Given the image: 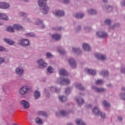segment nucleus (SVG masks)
Here are the masks:
<instances>
[{"instance_id":"nucleus-1","label":"nucleus","mask_w":125,"mask_h":125,"mask_svg":"<svg viewBox=\"0 0 125 125\" xmlns=\"http://www.w3.org/2000/svg\"><path fill=\"white\" fill-rule=\"evenodd\" d=\"M92 113L94 115L96 116H101L102 119H104L106 117V114L103 113L102 111L99 110V107L98 106H95L92 109Z\"/></svg>"},{"instance_id":"nucleus-2","label":"nucleus","mask_w":125,"mask_h":125,"mask_svg":"<svg viewBox=\"0 0 125 125\" xmlns=\"http://www.w3.org/2000/svg\"><path fill=\"white\" fill-rule=\"evenodd\" d=\"M58 83L61 85H67L70 83V80L64 77H60L58 79Z\"/></svg>"},{"instance_id":"nucleus-3","label":"nucleus","mask_w":125,"mask_h":125,"mask_svg":"<svg viewBox=\"0 0 125 125\" xmlns=\"http://www.w3.org/2000/svg\"><path fill=\"white\" fill-rule=\"evenodd\" d=\"M70 112L65 110H62L60 112H56V116L57 118H59L62 116V117H67L69 115Z\"/></svg>"},{"instance_id":"nucleus-4","label":"nucleus","mask_w":125,"mask_h":125,"mask_svg":"<svg viewBox=\"0 0 125 125\" xmlns=\"http://www.w3.org/2000/svg\"><path fill=\"white\" fill-rule=\"evenodd\" d=\"M37 64L40 69H43V68H45L47 63L44 62L43 59H40L37 61Z\"/></svg>"},{"instance_id":"nucleus-5","label":"nucleus","mask_w":125,"mask_h":125,"mask_svg":"<svg viewBox=\"0 0 125 125\" xmlns=\"http://www.w3.org/2000/svg\"><path fill=\"white\" fill-rule=\"evenodd\" d=\"M18 42H20L19 43H18V44H21V46H27L29 44H30V41H29V40L22 38L21 39H20L18 40Z\"/></svg>"},{"instance_id":"nucleus-6","label":"nucleus","mask_w":125,"mask_h":125,"mask_svg":"<svg viewBox=\"0 0 125 125\" xmlns=\"http://www.w3.org/2000/svg\"><path fill=\"white\" fill-rule=\"evenodd\" d=\"M96 36L100 39H105V38H107L108 34L105 31H98L96 33Z\"/></svg>"},{"instance_id":"nucleus-7","label":"nucleus","mask_w":125,"mask_h":125,"mask_svg":"<svg viewBox=\"0 0 125 125\" xmlns=\"http://www.w3.org/2000/svg\"><path fill=\"white\" fill-rule=\"evenodd\" d=\"M28 90H29V88L27 86H23L20 89L19 92L21 95H25Z\"/></svg>"},{"instance_id":"nucleus-8","label":"nucleus","mask_w":125,"mask_h":125,"mask_svg":"<svg viewBox=\"0 0 125 125\" xmlns=\"http://www.w3.org/2000/svg\"><path fill=\"white\" fill-rule=\"evenodd\" d=\"M10 7V4L6 2H0V8L1 9H8Z\"/></svg>"},{"instance_id":"nucleus-9","label":"nucleus","mask_w":125,"mask_h":125,"mask_svg":"<svg viewBox=\"0 0 125 125\" xmlns=\"http://www.w3.org/2000/svg\"><path fill=\"white\" fill-rule=\"evenodd\" d=\"M92 89H93L96 92H98V93L100 92H105L106 91V88H102V87H98L95 86H92Z\"/></svg>"},{"instance_id":"nucleus-10","label":"nucleus","mask_w":125,"mask_h":125,"mask_svg":"<svg viewBox=\"0 0 125 125\" xmlns=\"http://www.w3.org/2000/svg\"><path fill=\"white\" fill-rule=\"evenodd\" d=\"M103 9L106 12H111L113 11V6L110 5H103Z\"/></svg>"},{"instance_id":"nucleus-11","label":"nucleus","mask_w":125,"mask_h":125,"mask_svg":"<svg viewBox=\"0 0 125 125\" xmlns=\"http://www.w3.org/2000/svg\"><path fill=\"white\" fill-rule=\"evenodd\" d=\"M40 9L43 14H47L49 11V7L47 5H45L40 8Z\"/></svg>"},{"instance_id":"nucleus-12","label":"nucleus","mask_w":125,"mask_h":125,"mask_svg":"<svg viewBox=\"0 0 125 125\" xmlns=\"http://www.w3.org/2000/svg\"><path fill=\"white\" fill-rule=\"evenodd\" d=\"M95 57L97 59H100V60H102L104 61V60H106L107 59V57L105 55H102L101 54H96L95 55Z\"/></svg>"},{"instance_id":"nucleus-13","label":"nucleus","mask_w":125,"mask_h":125,"mask_svg":"<svg viewBox=\"0 0 125 125\" xmlns=\"http://www.w3.org/2000/svg\"><path fill=\"white\" fill-rule=\"evenodd\" d=\"M73 17L77 19H83L84 17V14L83 13H76L73 15Z\"/></svg>"},{"instance_id":"nucleus-14","label":"nucleus","mask_w":125,"mask_h":125,"mask_svg":"<svg viewBox=\"0 0 125 125\" xmlns=\"http://www.w3.org/2000/svg\"><path fill=\"white\" fill-rule=\"evenodd\" d=\"M0 19L3 21H8V20H9V18L8 17V16L5 13H0Z\"/></svg>"},{"instance_id":"nucleus-15","label":"nucleus","mask_w":125,"mask_h":125,"mask_svg":"<svg viewBox=\"0 0 125 125\" xmlns=\"http://www.w3.org/2000/svg\"><path fill=\"white\" fill-rule=\"evenodd\" d=\"M17 75H23L24 74V69L22 67H17L15 69Z\"/></svg>"},{"instance_id":"nucleus-16","label":"nucleus","mask_w":125,"mask_h":125,"mask_svg":"<svg viewBox=\"0 0 125 125\" xmlns=\"http://www.w3.org/2000/svg\"><path fill=\"white\" fill-rule=\"evenodd\" d=\"M21 104L24 108V109H28L30 107V104L29 103L25 100H22L21 102Z\"/></svg>"},{"instance_id":"nucleus-17","label":"nucleus","mask_w":125,"mask_h":125,"mask_svg":"<svg viewBox=\"0 0 125 125\" xmlns=\"http://www.w3.org/2000/svg\"><path fill=\"white\" fill-rule=\"evenodd\" d=\"M49 89L51 92L56 93H58V92H60L61 89L56 87V86H51L49 87Z\"/></svg>"},{"instance_id":"nucleus-18","label":"nucleus","mask_w":125,"mask_h":125,"mask_svg":"<svg viewBox=\"0 0 125 125\" xmlns=\"http://www.w3.org/2000/svg\"><path fill=\"white\" fill-rule=\"evenodd\" d=\"M69 62L70 63L71 67H72V68H76L77 62H76V61H75L74 59L73 58L69 59Z\"/></svg>"},{"instance_id":"nucleus-19","label":"nucleus","mask_w":125,"mask_h":125,"mask_svg":"<svg viewBox=\"0 0 125 125\" xmlns=\"http://www.w3.org/2000/svg\"><path fill=\"white\" fill-rule=\"evenodd\" d=\"M59 74H60L61 76H68L69 75L67 70H65L64 68H61L59 71Z\"/></svg>"},{"instance_id":"nucleus-20","label":"nucleus","mask_w":125,"mask_h":125,"mask_svg":"<svg viewBox=\"0 0 125 125\" xmlns=\"http://www.w3.org/2000/svg\"><path fill=\"white\" fill-rule=\"evenodd\" d=\"M3 41L8 44H9V45H13L15 43V41L7 38H4Z\"/></svg>"},{"instance_id":"nucleus-21","label":"nucleus","mask_w":125,"mask_h":125,"mask_svg":"<svg viewBox=\"0 0 125 125\" xmlns=\"http://www.w3.org/2000/svg\"><path fill=\"white\" fill-rule=\"evenodd\" d=\"M54 15L56 16H60L62 17V16H64V15H65V12H64L63 11L58 10L54 13Z\"/></svg>"},{"instance_id":"nucleus-22","label":"nucleus","mask_w":125,"mask_h":125,"mask_svg":"<svg viewBox=\"0 0 125 125\" xmlns=\"http://www.w3.org/2000/svg\"><path fill=\"white\" fill-rule=\"evenodd\" d=\"M75 124L77 125H86V124L82 119H77L75 120Z\"/></svg>"},{"instance_id":"nucleus-23","label":"nucleus","mask_w":125,"mask_h":125,"mask_svg":"<svg viewBox=\"0 0 125 125\" xmlns=\"http://www.w3.org/2000/svg\"><path fill=\"white\" fill-rule=\"evenodd\" d=\"M83 47L84 50H85V51H90V50H91V47L89 46V45L86 43H84L83 44Z\"/></svg>"},{"instance_id":"nucleus-24","label":"nucleus","mask_w":125,"mask_h":125,"mask_svg":"<svg viewBox=\"0 0 125 125\" xmlns=\"http://www.w3.org/2000/svg\"><path fill=\"white\" fill-rule=\"evenodd\" d=\"M121 90H122V91H124V92H125V87H122L121 88ZM119 97H120L121 99H123V100H124V101H125V93H120L119 94Z\"/></svg>"},{"instance_id":"nucleus-25","label":"nucleus","mask_w":125,"mask_h":125,"mask_svg":"<svg viewBox=\"0 0 125 125\" xmlns=\"http://www.w3.org/2000/svg\"><path fill=\"white\" fill-rule=\"evenodd\" d=\"M14 27L15 28V30H18V31H24V27L19 24H14Z\"/></svg>"},{"instance_id":"nucleus-26","label":"nucleus","mask_w":125,"mask_h":125,"mask_svg":"<svg viewBox=\"0 0 125 125\" xmlns=\"http://www.w3.org/2000/svg\"><path fill=\"white\" fill-rule=\"evenodd\" d=\"M38 5L41 7L46 5V0H39L38 1Z\"/></svg>"},{"instance_id":"nucleus-27","label":"nucleus","mask_w":125,"mask_h":125,"mask_svg":"<svg viewBox=\"0 0 125 125\" xmlns=\"http://www.w3.org/2000/svg\"><path fill=\"white\" fill-rule=\"evenodd\" d=\"M34 100H38L41 98V93L38 91H36L34 94Z\"/></svg>"},{"instance_id":"nucleus-28","label":"nucleus","mask_w":125,"mask_h":125,"mask_svg":"<svg viewBox=\"0 0 125 125\" xmlns=\"http://www.w3.org/2000/svg\"><path fill=\"white\" fill-rule=\"evenodd\" d=\"M76 101L79 106H82L84 103V100L82 99V98H76Z\"/></svg>"},{"instance_id":"nucleus-29","label":"nucleus","mask_w":125,"mask_h":125,"mask_svg":"<svg viewBox=\"0 0 125 125\" xmlns=\"http://www.w3.org/2000/svg\"><path fill=\"white\" fill-rule=\"evenodd\" d=\"M87 12L90 15H96L97 14V11L94 9H90L88 10Z\"/></svg>"},{"instance_id":"nucleus-30","label":"nucleus","mask_w":125,"mask_h":125,"mask_svg":"<svg viewBox=\"0 0 125 125\" xmlns=\"http://www.w3.org/2000/svg\"><path fill=\"white\" fill-rule=\"evenodd\" d=\"M52 38L53 39V40H55L56 41H60L61 36L59 34H55L52 35Z\"/></svg>"},{"instance_id":"nucleus-31","label":"nucleus","mask_w":125,"mask_h":125,"mask_svg":"<svg viewBox=\"0 0 125 125\" xmlns=\"http://www.w3.org/2000/svg\"><path fill=\"white\" fill-rule=\"evenodd\" d=\"M87 73L91 75L92 76H95L96 75V71L91 69H86Z\"/></svg>"},{"instance_id":"nucleus-32","label":"nucleus","mask_w":125,"mask_h":125,"mask_svg":"<svg viewBox=\"0 0 125 125\" xmlns=\"http://www.w3.org/2000/svg\"><path fill=\"white\" fill-rule=\"evenodd\" d=\"M37 115L39 116H42V117H46L47 113L44 111H39L37 112Z\"/></svg>"},{"instance_id":"nucleus-33","label":"nucleus","mask_w":125,"mask_h":125,"mask_svg":"<svg viewBox=\"0 0 125 125\" xmlns=\"http://www.w3.org/2000/svg\"><path fill=\"white\" fill-rule=\"evenodd\" d=\"M75 86L79 90H83L84 89V87L81 83H76Z\"/></svg>"},{"instance_id":"nucleus-34","label":"nucleus","mask_w":125,"mask_h":125,"mask_svg":"<svg viewBox=\"0 0 125 125\" xmlns=\"http://www.w3.org/2000/svg\"><path fill=\"white\" fill-rule=\"evenodd\" d=\"M72 51L74 53H78V54H80L82 52L80 48L72 47Z\"/></svg>"},{"instance_id":"nucleus-35","label":"nucleus","mask_w":125,"mask_h":125,"mask_svg":"<svg viewBox=\"0 0 125 125\" xmlns=\"http://www.w3.org/2000/svg\"><path fill=\"white\" fill-rule=\"evenodd\" d=\"M102 104L104 107H106V108H109V107L111 106L110 103H108V102H107L106 100L104 101L102 103Z\"/></svg>"},{"instance_id":"nucleus-36","label":"nucleus","mask_w":125,"mask_h":125,"mask_svg":"<svg viewBox=\"0 0 125 125\" xmlns=\"http://www.w3.org/2000/svg\"><path fill=\"white\" fill-rule=\"evenodd\" d=\"M101 75L103 77H107L109 75V72L107 70H102L101 72Z\"/></svg>"},{"instance_id":"nucleus-37","label":"nucleus","mask_w":125,"mask_h":125,"mask_svg":"<svg viewBox=\"0 0 125 125\" xmlns=\"http://www.w3.org/2000/svg\"><path fill=\"white\" fill-rule=\"evenodd\" d=\"M81 31H82V26L78 25L77 26H76L75 29V32L76 33V34H78V33H80Z\"/></svg>"},{"instance_id":"nucleus-38","label":"nucleus","mask_w":125,"mask_h":125,"mask_svg":"<svg viewBox=\"0 0 125 125\" xmlns=\"http://www.w3.org/2000/svg\"><path fill=\"white\" fill-rule=\"evenodd\" d=\"M57 51H58V52L61 53V54H65V53H66V51H65V50L62 49L61 47H58Z\"/></svg>"},{"instance_id":"nucleus-39","label":"nucleus","mask_w":125,"mask_h":125,"mask_svg":"<svg viewBox=\"0 0 125 125\" xmlns=\"http://www.w3.org/2000/svg\"><path fill=\"white\" fill-rule=\"evenodd\" d=\"M59 99L61 102H65V101H67V97L64 96H60Z\"/></svg>"},{"instance_id":"nucleus-40","label":"nucleus","mask_w":125,"mask_h":125,"mask_svg":"<svg viewBox=\"0 0 125 125\" xmlns=\"http://www.w3.org/2000/svg\"><path fill=\"white\" fill-rule=\"evenodd\" d=\"M44 94L47 98H49V96H50V92H49V90H48V89H44Z\"/></svg>"},{"instance_id":"nucleus-41","label":"nucleus","mask_w":125,"mask_h":125,"mask_svg":"<svg viewBox=\"0 0 125 125\" xmlns=\"http://www.w3.org/2000/svg\"><path fill=\"white\" fill-rule=\"evenodd\" d=\"M25 37H36V35L35 34H34V33H33V32H29V33H26L25 34Z\"/></svg>"},{"instance_id":"nucleus-42","label":"nucleus","mask_w":125,"mask_h":125,"mask_svg":"<svg viewBox=\"0 0 125 125\" xmlns=\"http://www.w3.org/2000/svg\"><path fill=\"white\" fill-rule=\"evenodd\" d=\"M19 16H20L21 17H27V16H28V14L26 13H24L23 12H20L19 13Z\"/></svg>"},{"instance_id":"nucleus-43","label":"nucleus","mask_w":125,"mask_h":125,"mask_svg":"<svg viewBox=\"0 0 125 125\" xmlns=\"http://www.w3.org/2000/svg\"><path fill=\"white\" fill-rule=\"evenodd\" d=\"M35 122L37 125H42V120L40 119V118L38 117L36 119Z\"/></svg>"},{"instance_id":"nucleus-44","label":"nucleus","mask_w":125,"mask_h":125,"mask_svg":"<svg viewBox=\"0 0 125 125\" xmlns=\"http://www.w3.org/2000/svg\"><path fill=\"white\" fill-rule=\"evenodd\" d=\"M7 31L10 33H14V28L11 26H9L7 28Z\"/></svg>"},{"instance_id":"nucleus-45","label":"nucleus","mask_w":125,"mask_h":125,"mask_svg":"<svg viewBox=\"0 0 125 125\" xmlns=\"http://www.w3.org/2000/svg\"><path fill=\"white\" fill-rule=\"evenodd\" d=\"M104 23L106 25H111V24H112V21H111V20H110V19L105 20L104 21Z\"/></svg>"},{"instance_id":"nucleus-46","label":"nucleus","mask_w":125,"mask_h":125,"mask_svg":"<svg viewBox=\"0 0 125 125\" xmlns=\"http://www.w3.org/2000/svg\"><path fill=\"white\" fill-rule=\"evenodd\" d=\"M120 24L118 23H115L113 25L111 26V27H109V29H115V28H117V27H120Z\"/></svg>"},{"instance_id":"nucleus-47","label":"nucleus","mask_w":125,"mask_h":125,"mask_svg":"<svg viewBox=\"0 0 125 125\" xmlns=\"http://www.w3.org/2000/svg\"><path fill=\"white\" fill-rule=\"evenodd\" d=\"M47 71L48 73H53V68L52 66H50L47 68Z\"/></svg>"},{"instance_id":"nucleus-48","label":"nucleus","mask_w":125,"mask_h":125,"mask_svg":"<svg viewBox=\"0 0 125 125\" xmlns=\"http://www.w3.org/2000/svg\"><path fill=\"white\" fill-rule=\"evenodd\" d=\"M42 20H41L39 19H36V21L35 22L36 25H40L41 24H42Z\"/></svg>"},{"instance_id":"nucleus-49","label":"nucleus","mask_w":125,"mask_h":125,"mask_svg":"<svg viewBox=\"0 0 125 125\" xmlns=\"http://www.w3.org/2000/svg\"><path fill=\"white\" fill-rule=\"evenodd\" d=\"M46 56L47 58H51L53 57V55H52V54H51L50 52H47L46 54Z\"/></svg>"},{"instance_id":"nucleus-50","label":"nucleus","mask_w":125,"mask_h":125,"mask_svg":"<svg viewBox=\"0 0 125 125\" xmlns=\"http://www.w3.org/2000/svg\"><path fill=\"white\" fill-rule=\"evenodd\" d=\"M104 83V81H103L102 80H99L96 82V83L98 85H99L100 84H103Z\"/></svg>"},{"instance_id":"nucleus-51","label":"nucleus","mask_w":125,"mask_h":125,"mask_svg":"<svg viewBox=\"0 0 125 125\" xmlns=\"http://www.w3.org/2000/svg\"><path fill=\"white\" fill-rule=\"evenodd\" d=\"M53 30H55L56 31H61V30H63V27L61 26H58L53 28Z\"/></svg>"},{"instance_id":"nucleus-52","label":"nucleus","mask_w":125,"mask_h":125,"mask_svg":"<svg viewBox=\"0 0 125 125\" xmlns=\"http://www.w3.org/2000/svg\"><path fill=\"white\" fill-rule=\"evenodd\" d=\"M71 91V88L67 87L65 90V93L66 94H69L70 93V92Z\"/></svg>"},{"instance_id":"nucleus-53","label":"nucleus","mask_w":125,"mask_h":125,"mask_svg":"<svg viewBox=\"0 0 125 125\" xmlns=\"http://www.w3.org/2000/svg\"><path fill=\"white\" fill-rule=\"evenodd\" d=\"M84 30H85L86 32H89L91 30V28L89 26H85Z\"/></svg>"},{"instance_id":"nucleus-54","label":"nucleus","mask_w":125,"mask_h":125,"mask_svg":"<svg viewBox=\"0 0 125 125\" xmlns=\"http://www.w3.org/2000/svg\"><path fill=\"white\" fill-rule=\"evenodd\" d=\"M6 50V49L5 47H4L2 46H0V51L3 52Z\"/></svg>"},{"instance_id":"nucleus-55","label":"nucleus","mask_w":125,"mask_h":125,"mask_svg":"<svg viewBox=\"0 0 125 125\" xmlns=\"http://www.w3.org/2000/svg\"><path fill=\"white\" fill-rule=\"evenodd\" d=\"M4 59L2 57H0V64L1 65L2 63L4 62Z\"/></svg>"},{"instance_id":"nucleus-56","label":"nucleus","mask_w":125,"mask_h":125,"mask_svg":"<svg viewBox=\"0 0 125 125\" xmlns=\"http://www.w3.org/2000/svg\"><path fill=\"white\" fill-rule=\"evenodd\" d=\"M40 28L41 29H43V28H45V25H44V24H43V22H42V23H41L40 24Z\"/></svg>"},{"instance_id":"nucleus-57","label":"nucleus","mask_w":125,"mask_h":125,"mask_svg":"<svg viewBox=\"0 0 125 125\" xmlns=\"http://www.w3.org/2000/svg\"><path fill=\"white\" fill-rule=\"evenodd\" d=\"M70 3V0H63V3L65 4H68Z\"/></svg>"},{"instance_id":"nucleus-58","label":"nucleus","mask_w":125,"mask_h":125,"mask_svg":"<svg viewBox=\"0 0 125 125\" xmlns=\"http://www.w3.org/2000/svg\"><path fill=\"white\" fill-rule=\"evenodd\" d=\"M121 72L123 74H125V67L121 68Z\"/></svg>"},{"instance_id":"nucleus-59","label":"nucleus","mask_w":125,"mask_h":125,"mask_svg":"<svg viewBox=\"0 0 125 125\" xmlns=\"http://www.w3.org/2000/svg\"><path fill=\"white\" fill-rule=\"evenodd\" d=\"M86 107L87 108H88V109H91V107H92V105H91V104H89L86 105Z\"/></svg>"},{"instance_id":"nucleus-60","label":"nucleus","mask_w":125,"mask_h":125,"mask_svg":"<svg viewBox=\"0 0 125 125\" xmlns=\"http://www.w3.org/2000/svg\"><path fill=\"white\" fill-rule=\"evenodd\" d=\"M121 5L122 6H125V0H123L121 2Z\"/></svg>"},{"instance_id":"nucleus-61","label":"nucleus","mask_w":125,"mask_h":125,"mask_svg":"<svg viewBox=\"0 0 125 125\" xmlns=\"http://www.w3.org/2000/svg\"><path fill=\"white\" fill-rule=\"evenodd\" d=\"M118 121H120V122H122V121H123V118L122 117H118Z\"/></svg>"},{"instance_id":"nucleus-62","label":"nucleus","mask_w":125,"mask_h":125,"mask_svg":"<svg viewBox=\"0 0 125 125\" xmlns=\"http://www.w3.org/2000/svg\"><path fill=\"white\" fill-rule=\"evenodd\" d=\"M26 21L28 23H31L32 22V21L31 20V19H26Z\"/></svg>"},{"instance_id":"nucleus-63","label":"nucleus","mask_w":125,"mask_h":125,"mask_svg":"<svg viewBox=\"0 0 125 125\" xmlns=\"http://www.w3.org/2000/svg\"><path fill=\"white\" fill-rule=\"evenodd\" d=\"M107 86H108V87H112V85L111 84H108L107 85Z\"/></svg>"},{"instance_id":"nucleus-64","label":"nucleus","mask_w":125,"mask_h":125,"mask_svg":"<svg viewBox=\"0 0 125 125\" xmlns=\"http://www.w3.org/2000/svg\"><path fill=\"white\" fill-rule=\"evenodd\" d=\"M103 2H108V0H103Z\"/></svg>"}]
</instances>
